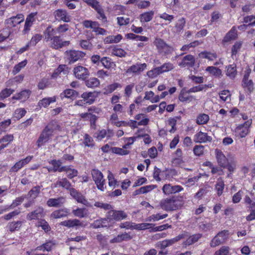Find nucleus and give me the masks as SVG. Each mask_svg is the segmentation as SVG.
<instances>
[{"mask_svg":"<svg viewBox=\"0 0 255 255\" xmlns=\"http://www.w3.org/2000/svg\"><path fill=\"white\" fill-rule=\"evenodd\" d=\"M183 188L180 185L172 186L170 184H166L162 187L163 192L166 195L175 194L182 191Z\"/></svg>","mask_w":255,"mask_h":255,"instance_id":"obj_15","label":"nucleus"},{"mask_svg":"<svg viewBox=\"0 0 255 255\" xmlns=\"http://www.w3.org/2000/svg\"><path fill=\"white\" fill-rule=\"evenodd\" d=\"M122 39V36L120 34L117 35H110L106 37L104 39V42L105 44L118 43Z\"/></svg>","mask_w":255,"mask_h":255,"instance_id":"obj_39","label":"nucleus"},{"mask_svg":"<svg viewBox=\"0 0 255 255\" xmlns=\"http://www.w3.org/2000/svg\"><path fill=\"white\" fill-rule=\"evenodd\" d=\"M68 214V210L66 208L61 209L53 211L50 215L52 219H59L66 217Z\"/></svg>","mask_w":255,"mask_h":255,"instance_id":"obj_31","label":"nucleus"},{"mask_svg":"<svg viewBox=\"0 0 255 255\" xmlns=\"http://www.w3.org/2000/svg\"><path fill=\"white\" fill-rule=\"evenodd\" d=\"M182 204V200L174 197L163 199L160 203L161 208L167 211L176 210L180 208Z\"/></svg>","mask_w":255,"mask_h":255,"instance_id":"obj_2","label":"nucleus"},{"mask_svg":"<svg viewBox=\"0 0 255 255\" xmlns=\"http://www.w3.org/2000/svg\"><path fill=\"white\" fill-rule=\"evenodd\" d=\"M22 224V222L20 221L10 222L7 224L6 228L10 232H14L20 230Z\"/></svg>","mask_w":255,"mask_h":255,"instance_id":"obj_34","label":"nucleus"},{"mask_svg":"<svg viewBox=\"0 0 255 255\" xmlns=\"http://www.w3.org/2000/svg\"><path fill=\"white\" fill-rule=\"evenodd\" d=\"M85 84L88 88H94L98 87L100 84V82L98 79L91 77L86 81Z\"/></svg>","mask_w":255,"mask_h":255,"instance_id":"obj_42","label":"nucleus"},{"mask_svg":"<svg viewBox=\"0 0 255 255\" xmlns=\"http://www.w3.org/2000/svg\"><path fill=\"white\" fill-rule=\"evenodd\" d=\"M186 236L185 233L179 234L177 236L170 239H167L169 247L171 246L180 240L184 239Z\"/></svg>","mask_w":255,"mask_h":255,"instance_id":"obj_61","label":"nucleus"},{"mask_svg":"<svg viewBox=\"0 0 255 255\" xmlns=\"http://www.w3.org/2000/svg\"><path fill=\"white\" fill-rule=\"evenodd\" d=\"M230 233L228 230H224L219 232L211 241L210 246L214 248L224 244L229 239Z\"/></svg>","mask_w":255,"mask_h":255,"instance_id":"obj_5","label":"nucleus"},{"mask_svg":"<svg viewBox=\"0 0 255 255\" xmlns=\"http://www.w3.org/2000/svg\"><path fill=\"white\" fill-rule=\"evenodd\" d=\"M238 36L237 28L233 26L230 30L226 34L223 40L224 42H228L235 40Z\"/></svg>","mask_w":255,"mask_h":255,"instance_id":"obj_28","label":"nucleus"},{"mask_svg":"<svg viewBox=\"0 0 255 255\" xmlns=\"http://www.w3.org/2000/svg\"><path fill=\"white\" fill-rule=\"evenodd\" d=\"M224 182L221 178H219L216 184L215 189L218 196H221L224 189Z\"/></svg>","mask_w":255,"mask_h":255,"instance_id":"obj_53","label":"nucleus"},{"mask_svg":"<svg viewBox=\"0 0 255 255\" xmlns=\"http://www.w3.org/2000/svg\"><path fill=\"white\" fill-rule=\"evenodd\" d=\"M112 152L114 153L120 155H127L129 153V151L127 149H124L123 148L114 147L111 148Z\"/></svg>","mask_w":255,"mask_h":255,"instance_id":"obj_63","label":"nucleus"},{"mask_svg":"<svg viewBox=\"0 0 255 255\" xmlns=\"http://www.w3.org/2000/svg\"><path fill=\"white\" fill-rule=\"evenodd\" d=\"M209 120V117L205 114H201L198 116L196 119V123L198 125H204L208 123Z\"/></svg>","mask_w":255,"mask_h":255,"instance_id":"obj_52","label":"nucleus"},{"mask_svg":"<svg viewBox=\"0 0 255 255\" xmlns=\"http://www.w3.org/2000/svg\"><path fill=\"white\" fill-rule=\"evenodd\" d=\"M188 90H187L185 88H183L180 91L178 96L179 100L183 103H190L195 100L194 96L189 95Z\"/></svg>","mask_w":255,"mask_h":255,"instance_id":"obj_18","label":"nucleus"},{"mask_svg":"<svg viewBox=\"0 0 255 255\" xmlns=\"http://www.w3.org/2000/svg\"><path fill=\"white\" fill-rule=\"evenodd\" d=\"M56 31V30L52 28L51 25H49L46 28L43 32L44 40L46 42H49L53 37L55 36Z\"/></svg>","mask_w":255,"mask_h":255,"instance_id":"obj_29","label":"nucleus"},{"mask_svg":"<svg viewBox=\"0 0 255 255\" xmlns=\"http://www.w3.org/2000/svg\"><path fill=\"white\" fill-rule=\"evenodd\" d=\"M56 100V99L55 96L52 97L45 98L40 100L38 104L39 106L45 108L48 107L51 103L55 102Z\"/></svg>","mask_w":255,"mask_h":255,"instance_id":"obj_48","label":"nucleus"},{"mask_svg":"<svg viewBox=\"0 0 255 255\" xmlns=\"http://www.w3.org/2000/svg\"><path fill=\"white\" fill-rule=\"evenodd\" d=\"M26 113V111L24 108H18L15 110L13 116L16 120H19L24 117Z\"/></svg>","mask_w":255,"mask_h":255,"instance_id":"obj_60","label":"nucleus"},{"mask_svg":"<svg viewBox=\"0 0 255 255\" xmlns=\"http://www.w3.org/2000/svg\"><path fill=\"white\" fill-rule=\"evenodd\" d=\"M13 140L12 134H7L0 139V150L6 147L8 144Z\"/></svg>","mask_w":255,"mask_h":255,"instance_id":"obj_35","label":"nucleus"},{"mask_svg":"<svg viewBox=\"0 0 255 255\" xmlns=\"http://www.w3.org/2000/svg\"><path fill=\"white\" fill-rule=\"evenodd\" d=\"M65 55L69 63H73L84 57L85 53L79 50H69L65 52Z\"/></svg>","mask_w":255,"mask_h":255,"instance_id":"obj_8","label":"nucleus"},{"mask_svg":"<svg viewBox=\"0 0 255 255\" xmlns=\"http://www.w3.org/2000/svg\"><path fill=\"white\" fill-rule=\"evenodd\" d=\"M206 71L209 72L211 75L216 77H220L222 75L221 70L214 66L207 67Z\"/></svg>","mask_w":255,"mask_h":255,"instance_id":"obj_47","label":"nucleus"},{"mask_svg":"<svg viewBox=\"0 0 255 255\" xmlns=\"http://www.w3.org/2000/svg\"><path fill=\"white\" fill-rule=\"evenodd\" d=\"M83 143L85 146L89 147H93L95 145L93 138L87 133H86L84 136Z\"/></svg>","mask_w":255,"mask_h":255,"instance_id":"obj_49","label":"nucleus"},{"mask_svg":"<svg viewBox=\"0 0 255 255\" xmlns=\"http://www.w3.org/2000/svg\"><path fill=\"white\" fill-rule=\"evenodd\" d=\"M252 124V120L250 119L243 124L240 125L236 128V133L240 137H245L249 132V128Z\"/></svg>","mask_w":255,"mask_h":255,"instance_id":"obj_9","label":"nucleus"},{"mask_svg":"<svg viewBox=\"0 0 255 255\" xmlns=\"http://www.w3.org/2000/svg\"><path fill=\"white\" fill-rule=\"evenodd\" d=\"M44 209L41 206L38 207L34 211L29 213L26 215V219L28 220H38L44 217Z\"/></svg>","mask_w":255,"mask_h":255,"instance_id":"obj_10","label":"nucleus"},{"mask_svg":"<svg viewBox=\"0 0 255 255\" xmlns=\"http://www.w3.org/2000/svg\"><path fill=\"white\" fill-rule=\"evenodd\" d=\"M91 172L93 180L97 188L101 191H104L106 186V180L104 178L103 174L97 169H93Z\"/></svg>","mask_w":255,"mask_h":255,"instance_id":"obj_3","label":"nucleus"},{"mask_svg":"<svg viewBox=\"0 0 255 255\" xmlns=\"http://www.w3.org/2000/svg\"><path fill=\"white\" fill-rule=\"evenodd\" d=\"M212 137L209 136L207 133L199 131L194 136V141L196 143H205L211 141Z\"/></svg>","mask_w":255,"mask_h":255,"instance_id":"obj_20","label":"nucleus"},{"mask_svg":"<svg viewBox=\"0 0 255 255\" xmlns=\"http://www.w3.org/2000/svg\"><path fill=\"white\" fill-rule=\"evenodd\" d=\"M55 17L58 21L68 22L71 21V17L68 15L67 11L62 9H58L54 12Z\"/></svg>","mask_w":255,"mask_h":255,"instance_id":"obj_19","label":"nucleus"},{"mask_svg":"<svg viewBox=\"0 0 255 255\" xmlns=\"http://www.w3.org/2000/svg\"><path fill=\"white\" fill-rule=\"evenodd\" d=\"M149 122V119H144L138 122H137L136 121L131 120L128 121V127H130L132 129H134L135 128H137L139 126L147 125L148 124Z\"/></svg>","mask_w":255,"mask_h":255,"instance_id":"obj_36","label":"nucleus"},{"mask_svg":"<svg viewBox=\"0 0 255 255\" xmlns=\"http://www.w3.org/2000/svg\"><path fill=\"white\" fill-rule=\"evenodd\" d=\"M154 226V225L150 223H140L135 224L134 223V229L138 230H143L145 229H151Z\"/></svg>","mask_w":255,"mask_h":255,"instance_id":"obj_51","label":"nucleus"},{"mask_svg":"<svg viewBox=\"0 0 255 255\" xmlns=\"http://www.w3.org/2000/svg\"><path fill=\"white\" fill-rule=\"evenodd\" d=\"M24 198L23 197H19L16 198L13 201L12 203L10 205L5 206L6 208H8V211L14 208L17 207L24 201Z\"/></svg>","mask_w":255,"mask_h":255,"instance_id":"obj_59","label":"nucleus"},{"mask_svg":"<svg viewBox=\"0 0 255 255\" xmlns=\"http://www.w3.org/2000/svg\"><path fill=\"white\" fill-rule=\"evenodd\" d=\"M55 187H62L65 189H69L71 186L70 182L66 178L58 180L54 185Z\"/></svg>","mask_w":255,"mask_h":255,"instance_id":"obj_43","label":"nucleus"},{"mask_svg":"<svg viewBox=\"0 0 255 255\" xmlns=\"http://www.w3.org/2000/svg\"><path fill=\"white\" fill-rule=\"evenodd\" d=\"M154 14L153 11H150L140 14V21L145 22L150 21L152 19Z\"/></svg>","mask_w":255,"mask_h":255,"instance_id":"obj_50","label":"nucleus"},{"mask_svg":"<svg viewBox=\"0 0 255 255\" xmlns=\"http://www.w3.org/2000/svg\"><path fill=\"white\" fill-rule=\"evenodd\" d=\"M78 95V93L73 89H68L64 91L60 95L61 98H75Z\"/></svg>","mask_w":255,"mask_h":255,"instance_id":"obj_37","label":"nucleus"},{"mask_svg":"<svg viewBox=\"0 0 255 255\" xmlns=\"http://www.w3.org/2000/svg\"><path fill=\"white\" fill-rule=\"evenodd\" d=\"M81 98L87 102V104L91 105L93 104L96 98V95L93 92H84L81 95Z\"/></svg>","mask_w":255,"mask_h":255,"instance_id":"obj_30","label":"nucleus"},{"mask_svg":"<svg viewBox=\"0 0 255 255\" xmlns=\"http://www.w3.org/2000/svg\"><path fill=\"white\" fill-rule=\"evenodd\" d=\"M159 73L162 74L171 71L174 68L173 64L170 62L164 63L161 66L158 67Z\"/></svg>","mask_w":255,"mask_h":255,"instance_id":"obj_45","label":"nucleus"},{"mask_svg":"<svg viewBox=\"0 0 255 255\" xmlns=\"http://www.w3.org/2000/svg\"><path fill=\"white\" fill-rule=\"evenodd\" d=\"M215 153L219 165L222 167L225 168L228 161L227 157L220 150L216 149Z\"/></svg>","mask_w":255,"mask_h":255,"instance_id":"obj_23","label":"nucleus"},{"mask_svg":"<svg viewBox=\"0 0 255 255\" xmlns=\"http://www.w3.org/2000/svg\"><path fill=\"white\" fill-rule=\"evenodd\" d=\"M36 12H32L28 14L26 18L24 29L22 31L23 34H26L29 32L30 27L32 25L33 22L35 21V16Z\"/></svg>","mask_w":255,"mask_h":255,"instance_id":"obj_21","label":"nucleus"},{"mask_svg":"<svg viewBox=\"0 0 255 255\" xmlns=\"http://www.w3.org/2000/svg\"><path fill=\"white\" fill-rule=\"evenodd\" d=\"M42 186H36L33 187L28 192V195L31 198H36L40 192Z\"/></svg>","mask_w":255,"mask_h":255,"instance_id":"obj_56","label":"nucleus"},{"mask_svg":"<svg viewBox=\"0 0 255 255\" xmlns=\"http://www.w3.org/2000/svg\"><path fill=\"white\" fill-rule=\"evenodd\" d=\"M88 111L89 113L91 114L90 115L89 119H92V121H94L95 120H97L98 119V116L96 115V114L99 115L102 112V109L98 107L92 106L88 108Z\"/></svg>","mask_w":255,"mask_h":255,"instance_id":"obj_24","label":"nucleus"},{"mask_svg":"<svg viewBox=\"0 0 255 255\" xmlns=\"http://www.w3.org/2000/svg\"><path fill=\"white\" fill-rule=\"evenodd\" d=\"M73 73L76 78L82 80L85 79L89 74L88 69L82 66L75 67L73 69Z\"/></svg>","mask_w":255,"mask_h":255,"instance_id":"obj_11","label":"nucleus"},{"mask_svg":"<svg viewBox=\"0 0 255 255\" xmlns=\"http://www.w3.org/2000/svg\"><path fill=\"white\" fill-rule=\"evenodd\" d=\"M195 63V59L194 56L188 54L185 56L182 61L179 63L178 65L182 68L187 67L188 68L194 66Z\"/></svg>","mask_w":255,"mask_h":255,"instance_id":"obj_17","label":"nucleus"},{"mask_svg":"<svg viewBox=\"0 0 255 255\" xmlns=\"http://www.w3.org/2000/svg\"><path fill=\"white\" fill-rule=\"evenodd\" d=\"M202 235L201 234H196L190 236L185 242L184 244L186 246H189L197 242L201 237Z\"/></svg>","mask_w":255,"mask_h":255,"instance_id":"obj_44","label":"nucleus"},{"mask_svg":"<svg viewBox=\"0 0 255 255\" xmlns=\"http://www.w3.org/2000/svg\"><path fill=\"white\" fill-rule=\"evenodd\" d=\"M65 199L63 197H60L57 198H49L46 202V204L50 207H60L65 202Z\"/></svg>","mask_w":255,"mask_h":255,"instance_id":"obj_22","label":"nucleus"},{"mask_svg":"<svg viewBox=\"0 0 255 255\" xmlns=\"http://www.w3.org/2000/svg\"><path fill=\"white\" fill-rule=\"evenodd\" d=\"M61 225L68 228H73L82 226V224L78 219H74L63 221L61 223Z\"/></svg>","mask_w":255,"mask_h":255,"instance_id":"obj_33","label":"nucleus"},{"mask_svg":"<svg viewBox=\"0 0 255 255\" xmlns=\"http://www.w3.org/2000/svg\"><path fill=\"white\" fill-rule=\"evenodd\" d=\"M59 128L58 125L48 124L42 130L37 141L36 145L38 147L44 145L48 142L53 135L55 131Z\"/></svg>","mask_w":255,"mask_h":255,"instance_id":"obj_1","label":"nucleus"},{"mask_svg":"<svg viewBox=\"0 0 255 255\" xmlns=\"http://www.w3.org/2000/svg\"><path fill=\"white\" fill-rule=\"evenodd\" d=\"M122 88V85L119 83H114L110 85H108L104 89L103 93L105 95H108L112 93L115 90L118 88Z\"/></svg>","mask_w":255,"mask_h":255,"instance_id":"obj_38","label":"nucleus"},{"mask_svg":"<svg viewBox=\"0 0 255 255\" xmlns=\"http://www.w3.org/2000/svg\"><path fill=\"white\" fill-rule=\"evenodd\" d=\"M14 92V90L11 88H5L0 92V101H2L8 97Z\"/></svg>","mask_w":255,"mask_h":255,"instance_id":"obj_55","label":"nucleus"},{"mask_svg":"<svg viewBox=\"0 0 255 255\" xmlns=\"http://www.w3.org/2000/svg\"><path fill=\"white\" fill-rule=\"evenodd\" d=\"M243 44V42L241 41H237L235 43L234 45L232 48V57L233 58H234V57H236V55L238 52L240 50Z\"/></svg>","mask_w":255,"mask_h":255,"instance_id":"obj_57","label":"nucleus"},{"mask_svg":"<svg viewBox=\"0 0 255 255\" xmlns=\"http://www.w3.org/2000/svg\"><path fill=\"white\" fill-rule=\"evenodd\" d=\"M88 4L90 5L92 7L97 11L99 15L97 18L102 20L103 22L107 21V17L105 16L104 10L99 4L98 1H87Z\"/></svg>","mask_w":255,"mask_h":255,"instance_id":"obj_13","label":"nucleus"},{"mask_svg":"<svg viewBox=\"0 0 255 255\" xmlns=\"http://www.w3.org/2000/svg\"><path fill=\"white\" fill-rule=\"evenodd\" d=\"M24 15L22 14H18L16 16H12L5 20V23L8 27H13L23 21Z\"/></svg>","mask_w":255,"mask_h":255,"instance_id":"obj_16","label":"nucleus"},{"mask_svg":"<svg viewBox=\"0 0 255 255\" xmlns=\"http://www.w3.org/2000/svg\"><path fill=\"white\" fill-rule=\"evenodd\" d=\"M132 239V237L126 232L120 235H118L117 237L111 239L110 241V243H121L124 241H128Z\"/></svg>","mask_w":255,"mask_h":255,"instance_id":"obj_27","label":"nucleus"},{"mask_svg":"<svg viewBox=\"0 0 255 255\" xmlns=\"http://www.w3.org/2000/svg\"><path fill=\"white\" fill-rule=\"evenodd\" d=\"M32 158L33 156H28L25 158L19 160L11 167L9 171L11 172H17L25 165L28 164Z\"/></svg>","mask_w":255,"mask_h":255,"instance_id":"obj_14","label":"nucleus"},{"mask_svg":"<svg viewBox=\"0 0 255 255\" xmlns=\"http://www.w3.org/2000/svg\"><path fill=\"white\" fill-rule=\"evenodd\" d=\"M230 250V248L228 246H222L215 252L214 255H231Z\"/></svg>","mask_w":255,"mask_h":255,"instance_id":"obj_64","label":"nucleus"},{"mask_svg":"<svg viewBox=\"0 0 255 255\" xmlns=\"http://www.w3.org/2000/svg\"><path fill=\"white\" fill-rule=\"evenodd\" d=\"M147 68L146 63H137L128 68L126 71L128 74H139L143 72Z\"/></svg>","mask_w":255,"mask_h":255,"instance_id":"obj_12","label":"nucleus"},{"mask_svg":"<svg viewBox=\"0 0 255 255\" xmlns=\"http://www.w3.org/2000/svg\"><path fill=\"white\" fill-rule=\"evenodd\" d=\"M107 218L109 221H120L126 219L127 217V214L122 210H115L113 209L109 211L107 213Z\"/></svg>","mask_w":255,"mask_h":255,"instance_id":"obj_7","label":"nucleus"},{"mask_svg":"<svg viewBox=\"0 0 255 255\" xmlns=\"http://www.w3.org/2000/svg\"><path fill=\"white\" fill-rule=\"evenodd\" d=\"M60 170V172H65L67 177L69 179L76 177L78 173L76 169L72 168L69 166H61Z\"/></svg>","mask_w":255,"mask_h":255,"instance_id":"obj_25","label":"nucleus"},{"mask_svg":"<svg viewBox=\"0 0 255 255\" xmlns=\"http://www.w3.org/2000/svg\"><path fill=\"white\" fill-rule=\"evenodd\" d=\"M70 195L78 202L85 205L87 207H92V204L86 198L85 196L81 192L74 188L70 189Z\"/></svg>","mask_w":255,"mask_h":255,"instance_id":"obj_6","label":"nucleus"},{"mask_svg":"<svg viewBox=\"0 0 255 255\" xmlns=\"http://www.w3.org/2000/svg\"><path fill=\"white\" fill-rule=\"evenodd\" d=\"M226 74L231 79H235L237 74L236 65L233 64L227 66Z\"/></svg>","mask_w":255,"mask_h":255,"instance_id":"obj_32","label":"nucleus"},{"mask_svg":"<svg viewBox=\"0 0 255 255\" xmlns=\"http://www.w3.org/2000/svg\"><path fill=\"white\" fill-rule=\"evenodd\" d=\"M153 44L156 46L158 52L165 55L171 54L174 51L172 46L167 44L163 39L160 38H155Z\"/></svg>","mask_w":255,"mask_h":255,"instance_id":"obj_4","label":"nucleus"},{"mask_svg":"<svg viewBox=\"0 0 255 255\" xmlns=\"http://www.w3.org/2000/svg\"><path fill=\"white\" fill-rule=\"evenodd\" d=\"M86 209L84 208H78L73 210L72 213L75 216L82 218L86 216Z\"/></svg>","mask_w":255,"mask_h":255,"instance_id":"obj_62","label":"nucleus"},{"mask_svg":"<svg viewBox=\"0 0 255 255\" xmlns=\"http://www.w3.org/2000/svg\"><path fill=\"white\" fill-rule=\"evenodd\" d=\"M30 94L31 92L28 90H22L19 93L13 96L11 99L25 101L29 98Z\"/></svg>","mask_w":255,"mask_h":255,"instance_id":"obj_26","label":"nucleus"},{"mask_svg":"<svg viewBox=\"0 0 255 255\" xmlns=\"http://www.w3.org/2000/svg\"><path fill=\"white\" fill-rule=\"evenodd\" d=\"M61 39L59 36H55L49 41V45L53 49H58L60 48Z\"/></svg>","mask_w":255,"mask_h":255,"instance_id":"obj_41","label":"nucleus"},{"mask_svg":"<svg viewBox=\"0 0 255 255\" xmlns=\"http://www.w3.org/2000/svg\"><path fill=\"white\" fill-rule=\"evenodd\" d=\"M175 157L173 159L174 164L179 165L183 162L182 158V152L181 149L178 148L175 152Z\"/></svg>","mask_w":255,"mask_h":255,"instance_id":"obj_46","label":"nucleus"},{"mask_svg":"<svg viewBox=\"0 0 255 255\" xmlns=\"http://www.w3.org/2000/svg\"><path fill=\"white\" fill-rule=\"evenodd\" d=\"M199 56L201 58H205L210 61H213L217 58V54L216 53L204 51L200 52L199 54Z\"/></svg>","mask_w":255,"mask_h":255,"instance_id":"obj_40","label":"nucleus"},{"mask_svg":"<svg viewBox=\"0 0 255 255\" xmlns=\"http://www.w3.org/2000/svg\"><path fill=\"white\" fill-rule=\"evenodd\" d=\"M202 43V41H200L199 40H195L194 41H193V42L190 43L188 44H186V45H183L181 48L180 50L181 51H189L191 48H194Z\"/></svg>","mask_w":255,"mask_h":255,"instance_id":"obj_58","label":"nucleus"},{"mask_svg":"<svg viewBox=\"0 0 255 255\" xmlns=\"http://www.w3.org/2000/svg\"><path fill=\"white\" fill-rule=\"evenodd\" d=\"M198 228L201 231L208 232L212 229L213 225L210 223L202 222L199 223Z\"/></svg>","mask_w":255,"mask_h":255,"instance_id":"obj_54","label":"nucleus"}]
</instances>
